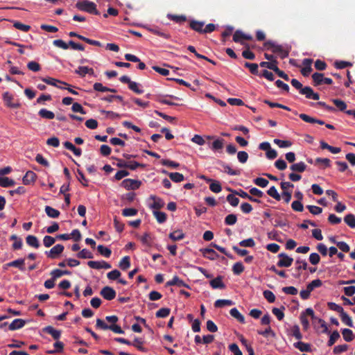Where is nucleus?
<instances>
[{"instance_id":"61","label":"nucleus","mask_w":355,"mask_h":355,"mask_svg":"<svg viewBox=\"0 0 355 355\" xmlns=\"http://www.w3.org/2000/svg\"><path fill=\"white\" fill-rule=\"evenodd\" d=\"M239 245L242 247L252 248L255 245V242L252 238H249L240 241Z\"/></svg>"},{"instance_id":"62","label":"nucleus","mask_w":355,"mask_h":355,"mask_svg":"<svg viewBox=\"0 0 355 355\" xmlns=\"http://www.w3.org/2000/svg\"><path fill=\"white\" fill-rule=\"evenodd\" d=\"M13 26L21 31L28 32L31 29V26L28 25L24 24L19 21H15Z\"/></svg>"},{"instance_id":"12","label":"nucleus","mask_w":355,"mask_h":355,"mask_svg":"<svg viewBox=\"0 0 355 355\" xmlns=\"http://www.w3.org/2000/svg\"><path fill=\"white\" fill-rule=\"evenodd\" d=\"M42 80L48 85H53V86H55V87H56L58 88H60V89H62V87L60 85H58L57 83H60L61 85H66V86H69V85L68 83L61 81V80H59L58 79L53 78H49H49H42Z\"/></svg>"},{"instance_id":"16","label":"nucleus","mask_w":355,"mask_h":355,"mask_svg":"<svg viewBox=\"0 0 355 355\" xmlns=\"http://www.w3.org/2000/svg\"><path fill=\"white\" fill-rule=\"evenodd\" d=\"M44 333L50 334L55 340H58L61 336V331L54 329L51 326H47L43 328Z\"/></svg>"},{"instance_id":"17","label":"nucleus","mask_w":355,"mask_h":355,"mask_svg":"<svg viewBox=\"0 0 355 355\" xmlns=\"http://www.w3.org/2000/svg\"><path fill=\"white\" fill-rule=\"evenodd\" d=\"M26 324V322L23 319L17 318L15 319L8 327L9 330L15 331L22 328Z\"/></svg>"},{"instance_id":"58","label":"nucleus","mask_w":355,"mask_h":355,"mask_svg":"<svg viewBox=\"0 0 355 355\" xmlns=\"http://www.w3.org/2000/svg\"><path fill=\"white\" fill-rule=\"evenodd\" d=\"M237 221L236 215L231 214L227 215L225 218V223L227 225H233Z\"/></svg>"},{"instance_id":"37","label":"nucleus","mask_w":355,"mask_h":355,"mask_svg":"<svg viewBox=\"0 0 355 355\" xmlns=\"http://www.w3.org/2000/svg\"><path fill=\"white\" fill-rule=\"evenodd\" d=\"M234 304V302L230 300H217L214 302V306L216 308H222L225 306H232Z\"/></svg>"},{"instance_id":"44","label":"nucleus","mask_w":355,"mask_h":355,"mask_svg":"<svg viewBox=\"0 0 355 355\" xmlns=\"http://www.w3.org/2000/svg\"><path fill=\"white\" fill-rule=\"evenodd\" d=\"M53 346L55 347V349L53 350H50L48 352L49 354H55V353H60L63 351V349H64V344L61 341H56L54 344H53Z\"/></svg>"},{"instance_id":"56","label":"nucleus","mask_w":355,"mask_h":355,"mask_svg":"<svg viewBox=\"0 0 355 355\" xmlns=\"http://www.w3.org/2000/svg\"><path fill=\"white\" fill-rule=\"evenodd\" d=\"M339 338V332L337 330L334 331L330 335L329 340H328V346H332Z\"/></svg>"},{"instance_id":"25","label":"nucleus","mask_w":355,"mask_h":355,"mask_svg":"<svg viewBox=\"0 0 355 355\" xmlns=\"http://www.w3.org/2000/svg\"><path fill=\"white\" fill-rule=\"evenodd\" d=\"M26 243L33 248H38L40 247V243L37 238L33 235H28L26 238Z\"/></svg>"},{"instance_id":"14","label":"nucleus","mask_w":355,"mask_h":355,"mask_svg":"<svg viewBox=\"0 0 355 355\" xmlns=\"http://www.w3.org/2000/svg\"><path fill=\"white\" fill-rule=\"evenodd\" d=\"M75 73L79 75L80 77H85L86 74H89L92 76L94 75V71L92 68H89L88 67L80 66L75 70Z\"/></svg>"},{"instance_id":"27","label":"nucleus","mask_w":355,"mask_h":355,"mask_svg":"<svg viewBox=\"0 0 355 355\" xmlns=\"http://www.w3.org/2000/svg\"><path fill=\"white\" fill-rule=\"evenodd\" d=\"M311 77L314 86H319L323 84L324 73L315 72L312 74Z\"/></svg>"},{"instance_id":"55","label":"nucleus","mask_w":355,"mask_h":355,"mask_svg":"<svg viewBox=\"0 0 355 355\" xmlns=\"http://www.w3.org/2000/svg\"><path fill=\"white\" fill-rule=\"evenodd\" d=\"M27 68L29 70L34 71V72H37V71H40V69H41L40 64L35 61H31V62H28Z\"/></svg>"},{"instance_id":"48","label":"nucleus","mask_w":355,"mask_h":355,"mask_svg":"<svg viewBox=\"0 0 355 355\" xmlns=\"http://www.w3.org/2000/svg\"><path fill=\"white\" fill-rule=\"evenodd\" d=\"M244 66L249 69L250 71L251 72V73L254 74V75H257L258 73H259V69H258V64H256V63H250V62H245V64H244Z\"/></svg>"},{"instance_id":"1","label":"nucleus","mask_w":355,"mask_h":355,"mask_svg":"<svg viewBox=\"0 0 355 355\" xmlns=\"http://www.w3.org/2000/svg\"><path fill=\"white\" fill-rule=\"evenodd\" d=\"M291 85L299 90L301 94L305 95L306 98L318 100L320 95L313 92V89L310 87H302V84L297 79H292L291 81Z\"/></svg>"},{"instance_id":"9","label":"nucleus","mask_w":355,"mask_h":355,"mask_svg":"<svg viewBox=\"0 0 355 355\" xmlns=\"http://www.w3.org/2000/svg\"><path fill=\"white\" fill-rule=\"evenodd\" d=\"M3 99L7 107L11 108H19L20 107L19 103H12L13 96L8 92H6L2 95Z\"/></svg>"},{"instance_id":"30","label":"nucleus","mask_w":355,"mask_h":355,"mask_svg":"<svg viewBox=\"0 0 355 355\" xmlns=\"http://www.w3.org/2000/svg\"><path fill=\"white\" fill-rule=\"evenodd\" d=\"M230 313L241 323L244 324L245 322L244 316L240 313L236 308L232 309L230 311Z\"/></svg>"},{"instance_id":"43","label":"nucleus","mask_w":355,"mask_h":355,"mask_svg":"<svg viewBox=\"0 0 355 355\" xmlns=\"http://www.w3.org/2000/svg\"><path fill=\"white\" fill-rule=\"evenodd\" d=\"M24 259H19L10 262V264L12 265V267H15L19 268L21 271L25 270L24 266Z\"/></svg>"},{"instance_id":"29","label":"nucleus","mask_w":355,"mask_h":355,"mask_svg":"<svg viewBox=\"0 0 355 355\" xmlns=\"http://www.w3.org/2000/svg\"><path fill=\"white\" fill-rule=\"evenodd\" d=\"M45 212L46 215L51 218H57L59 217L60 212L50 206L45 207Z\"/></svg>"},{"instance_id":"63","label":"nucleus","mask_w":355,"mask_h":355,"mask_svg":"<svg viewBox=\"0 0 355 355\" xmlns=\"http://www.w3.org/2000/svg\"><path fill=\"white\" fill-rule=\"evenodd\" d=\"M263 295L268 302L272 303L275 301V295L272 291L266 290L263 291Z\"/></svg>"},{"instance_id":"35","label":"nucleus","mask_w":355,"mask_h":355,"mask_svg":"<svg viewBox=\"0 0 355 355\" xmlns=\"http://www.w3.org/2000/svg\"><path fill=\"white\" fill-rule=\"evenodd\" d=\"M97 250L102 256L106 258H109L112 254V251L110 248L102 245H98Z\"/></svg>"},{"instance_id":"36","label":"nucleus","mask_w":355,"mask_h":355,"mask_svg":"<svg viewBox=\"0 0 355 355\" xmlns=\"http://www.w3.org/2000/svg\"><path fill=\"white\" fill-rule=\"evenodd\" d=\"M342 334L344 340L347 342H350L354 338L353 331L349 329H342Z\"/></svg>"},{"instance_id":"23","label":"nucleus","mask_w":355,"mask_h":355,"mask_svg":"<svg viewBox=\"0 0 355 355\" xmlns=\"http://www.w3.org/2000/svg\"><path fill=\"white\" fill-rule=\"evenodd\" d=\"M168 237L173 241H180L185 237V234L183 233L182 230H178L171 232L168 235Z\"/></svg>"},{"instance_id":"41","label":"nucleus","mask_w":355,"mask_h":355,"mask_svg":"<svg viewBox=\"0 0 355 355\" xmlns=\"http://www.w3.org/2000/svg\"><path fill=\"white\" fill-rule=\"evenodd\" d=\"M245 267L241 262H236L233 265L232 271L234 275H239L244 271Z\"/></svg>"},{"instance_id":"46","label":"nucleus","mask_w":355,"mask_h":355,"mask_svg":"<svg viewBox=\"0 0 355 355\" xmlns=\"http://www.w3.org/2000/svg\"><path fill=\"white\" fill-rule=\"evenodd\" d=\"M144 343V341L142 338H136L131 345L135 347L139 351L146 352V349L143 347Z\"/></svg>"},{"instance_id":"4","label":"nucleus","mask_w":355,"mask_h":355,"mask_svg":"<svg viewBox=\"0 0 355 355\" xmlns=\"http://www.w3.org/2000/svg\"><path fill=\"white\" fill-rule=\"evenodd\" d=\"M76 7L81 11L96 15H100V12L96 9V5L92 1L87 0L78 1L76 4Z\"/></svg>"},{"instance_id":"40","label":"nucleus","mask_w":355,"mask_h":355,"mask_svg":"<svg viewBox=\"0 0 355 355\" xmlns=\"http://www.w3.org/2000/svg\"><path fill=\"white\" fill-rule=\"evenodd\" d=\"M277 60H272V61H270V62H266V61H263V62H261L259 65L260 67H266V68H268L269 69H271L272 71H275V69H276V67H277Z\"/></svg>"},{"instance_id":"3","label":"nucleus","mask_w":355,"mask_h":355,"mask_svg":"<svg viewBox=\"0 0 355 355\" xmlns=\"http://www.w3.org/2000/svg\"><path fill=\"white\" fill-rule=\"evenodd\" d=\"M302 314H304L306 316L309 315L310 316L313 320V325L314 328H318L316 323L320 324L321 327L322 328V331H321L322 334H329V331L327 327V324L326 322L321 318H317L315 315L314 311L311 308H307L305 310L304 313H302Z\"/></svg>"},{"instance_id":"6","label":"nucleus","mask_w":355,"mask_h":355,"mask_svg":"<svg viewBox=\"0 0 355 355\" xmlns=\"http://www.w3.org/2000/svg\"><path fill=\"white\" fill-rule=\"evenodd\" d=\"M141 181L132 179H125L121 182V187L127 190H136L140 187Z\"/></svg>"},{"instance_id":"24","label":"nucleus","mask_w":355,"mask_h":355,"mask_svg":"<svg viewBox=\"0 0 355 355\" xmlns=\"http://www.w3.org/2000/svg\"><path fill=\"white\" fill-rule=\"evenodd\" d=\"M290 169L294 172L302 173L306 169V165L304 162H300L291 165Z\"/></svg>"},{"instance_id":"51","label":"nucleus","mask_w":355,"mask_h":355,"mask_svg":"<svg viewBox=\"0 0 355 355\" xmlns=\"http://www.w3.org/2000/svg\"><path fill=\"white\" fill-rule=\"evenodd\" d=\"M244 33L239 30H237L234 32L233 35V41L234 42L241 43V44H244V43L241 41L243 40Z\"/></svg>"},{"instance_id":"11","label":"nucleus","mask_w":355,"mask_h":355,"mask_svg":"<svg viewBox=\"0 0 355 355\" xmlns=\"http://www.w3.org/2000/svg\"><path fill=\"white\" fill-rule=\"evenodd\" d=\"M312 62H313V60L310 59V58H305L303 60L302 64L304 65V67L301 70V73L304 76H305V77L308 76L312 71V70H313L312 67H311Z\"/></svg>"},{"instance_id":"38","label":"nucleus","mask_w":355,"mask_h":355,"mask_svg":"<svg viewBox=\"0 0 355 355\" xmlns=\"http://www.w3.org/2000/svg\"><path fill=\"white\" fill-rule=\"evenodd\" d=\"M342 322L346 325L353 327V322L349 315L344 311L340 314Z\"/></svg>"},{"instance_id":"52","label":"nucleus","mask_w":355,"mask_h":355,"mask_svg":"<svg viewBox=\"0 0 355 355\" xmlns=\"http://www.w3.org/2000/svg\"><path fill=\"white\" fill-rule=\"evenodd\" d=\"M273 142L277 144L279 148H288L292 145V143L288 140H281L279 139H275Z\"/></svg>"},{"instance_id":"50","label":"nucleus","mask_w":355,"mask_h":355,"mask_svg":"<svg viewBox=\"0 0 355 355\" xmlns=\"http://www.w3.org/2000/svg\"><path fill=\"white\" fill-rule=\"evenodd\" d=\"M267 193L271 196L272 198H275L276 200H281V196L277 192V189L275 186L271 187L268 191Z\"/></svg>"},{"instance_id":"7","label":"nucleus","mask_w":355,"mask_h":355,"mask_svg":"<svg viewBox=\"0 0 355 355\" xmlns=\"http://www.w3.org/2000/svg\"><path fill=\"white\" fill-rule=\"evenodd\" d=\"M278 257L279 258V260L278 261L277 265L279 267L288 268L293 263V259L288 256L286 253L282 252L279 254Z\"/></svg>"},{"instance_id":"22","label":"nucleus","mask_w":355,"mask_h":355,"mask_svg":"<svg viewBox=\"0 0 355 355\" xmlns=\"http://www.w3.org/2000/svg\"><path fill=\"white\" fill-rule=\"evenodd\" d=\"M300 118L303 120L304 121L306 122V123H318V124H320V125H324V121H322V120H320V119H315V118H313L306 114H300L299 115Z\"/></svg>"},{"instance_id":"26","label":"nucleus","mask_w":355,"mask_h":355,"mask_svg":"<svg viewBox=\"0 0 355 355\" xmlns=\"http://www.w3.org/2000/svg\"><path fill=\"white\" fill-rule=\"evenodd\" d=\"M167 18L175 21V23H178V24H182L187 20V18L186 15H178L168 14Z\"/></svg>"},{"instance_id":"28","label":"nucleus","mask_w":355,"mask_h":355,"mask_svg":"<svg viewBox=\"0 0 355 355\" xmlns=\"http://www.w3.org/2000/svg\"><path fill=\"white\" fill-rule=\"evenodd\" d=\"M119 267L123 271L127 270L130 267V258L128 256L123 257L119 261Z\"/></svg>"},{"instance_id":"10","label":"nucleus","mask_w":355,"mask_h":355,"mask_svg":"<svg viewBox=\"0 0 355 355\" xmlns=\"http://www.w3.org/2000/svg\"><path fill=\"white\" fill-rule=\"evenodd\" d=\"M177 286L178 287H185L190 288L189 284H186L182 279L178 276H174L171 280L166 283V286Z\"/></svg>"},{"instance_id":"15","label":"nucleus","mask_w":355,"mask_h":355,"mask_svg":"<svg viewBox=\"0 0 355 355\" xmlns=\"http://www.w3.org/2000/svg\"><path fill=\"white\" fill-rule=\"evenodd\" d=\"M37 175L33 171H28L23 177L22 182L25 185H29L35 181Z\"/></svg>"},{"instance_id":"2","label":"nucleus","mask_w":355,"mask_h":355,"mask_svg":"<svg viewBox=\"0 0 355 355\" xmlns=\"http://www.w3.org/2000/svg\"><path fill=\"white\" fill-rule=\"evenodd\" d=\"M264 46L267 49H271L272 53H277L282 59L288 56L290 48L282 45L276 44L274 42L268 40L264 43Z\"/></svg>"},{"instance_id":"34","label":"nucleus","mask_w":355,"mask_h":355,"mask_svg":"<svg viewBox=\"0 0 355 355\" xmlns=\"http://www.w3.org/2000/svg\"><path fill=\"white\" fill-rule=\"evenodd\" d=\"M15 182L8 177H0V187H10L14 186Z\"/></svg>"},{"instance_id":"19","label":"nucleus","mask_w":355,"mask_h":355,"mask_svg":"<svg viewBox=\"0 0 355 355\" xmlns=\"http://www.w3.org/2000/svg\"><path fill=\"white\" fill-rule=\"evenodd\" d=\"M203 256L210 260L216 259L219 255L211 248H205L200 250Z\"/></svg>"},{"instance_id":"8","label":"nucleus","mask_w":355,"mask_h":355,"mask_svg":"<svg viewBox=\"0 0 355 355\" xmlns=\"http://www.w3.org/2000/svg\"><path fill=\"white\" fill-rule=\"evenodd\" d=\"M100 294L102 295V297L104 299H105L107 300H112L114 299L116 297V295L114 289L112 288V287H110L107 286L103 287L101 289Z\"/></svg>"},{"instance_id":"42","label":"nucleus","mask_w":355,"mask_h":355,"mask_svg":"<svg viewBox=\"0 0 355 355\" xmlns=\"http://www.w3.org/2000/svg\"><path fill=\"white\" fill-rule=\"evenodd\" d=\"M170 313L171 309L169 308H162L156 312L155 315L159 318H164L168 317Z\"/></svg>"},{"instance_id":"45","label":"nucleus","mask_w":355,"mask_h":355,"mask_svg":"<svg viewBox=\"0 0 355 355\" xmlns=\"http://www.w3.org/2000/svg\"><path fill=\"white\" fill-rule=\"evenodd\" d=\"M153 215L159 223H163L166 220V214L164 212L154 211Z\"/></svg>"},{"instance_id":"60","label":"nucleus","mask_w":355,"mask_h":355,"mask_svg":"<svg viewBox=\"0 0 355 355\" xmlns=\"http://www.w3.org/2000/svg\"><path fill=\"white\" fill-rule=\"evenodd\" d=\"M332 102L340 111H345L347 108V104L340 99H333Z\"/></svg>"},{"instance_id":"53","label":"nucleus","mask_w":355,"mask_h":355,"mask_svg":"<svg viewBox=\"0 0 355 355\" xmlns=\"http://www.w3.org/2000/svg\"><path fill=\"white\" fill-rule=\"evenodd\" d=\"M138 210L135 208H125L122 210V215L125 217L133 216L137 215Z\"/></svg>"},{"instance_id":"54","label":"nucleus","mask_w":355,"mask_h":355,"mask_svg":"<svg viewBox=\"0 0 355 355\" xmlns=\"http://www.w3.org/2000/svg\"><path fill=\"white\" fill-rule=\"evenodd\" d=\"M121 275V272L119 270L115 269V270H113L109 272L107 274V277L110 280H116V279H119Z\"/></svg>"},{"instance_id":"64","label":"nucleus","mask_w":355,"mask_h":355,"mask_svg":"<svg viewBox=\"0 0 355 355\" xmlns=\"http://www.w3.org/2000/svg\"><path fill=\"white\" fill-rule=\"evenodd\" d=\"M55 242V239L51 236H45L43 239V243L46 248H49Z\"/></svg>"},{"instance_id":"57","label":"nucleus","mask_w":355,"mask_h":355,"mask_svg":"<svg viewBox=\"0 0 355 355\" xmlns=\"http://www.w3.org/2000/svg\"><path fill=\"white\" fill-rule=\"evenodd\" d=\"M236 195L233 194H229L227 196V202L232 206V207H236L239 203V199L236 197Z\"/></svg>"},{"instance_id":"59","label":"nucleus","mask_w":355,"mask_h":355,"mask_svg":"<svg viewBox=\"0 0 355 355\" xmlns=\"http://www.w3.org/2000/svg\"><path fill=\"white\" fill-rule=\"evenodd\" d=\"M209 189L214 193H219L222 190V187L218 181H214L209 185Z\"/></svg>"},{"instance_id":"33","label":"nucleus","mask_w":355,"mask_h":355,"mask_svg":"<svg viewBox=\"0 0 355 355\" xmlns=\"http://www.w3.org/2000/svg\"><path fill=\"white\" fill-rule=\"evenodd\" d=\"M220 165L224 168V172L227 173L230 175H239L241 174L240 170H234L230 168V166L225 163L220 162Z\"/></svg>"},{"instance_id":"47","label":"nucleus","mask_w":355,"mask_h":355,"mask_svg":"<svg viewBox=\"0 0 355 355\" xmlns=\"http://www.w3.org/2000/svg\"><path fill=\"white\" fill-rule=\"evenodd\" d=\"M344 221L351 228L355 227V216L354 214H349L346 215L344 218Z\"/></svg>"},{"instance_id":"13","label":"nucleus","mask_w":355,"mask_h":355,"mask_svg":"<svg viewBox=\"0 0 355 355\" xmlns=\"http://www.w3.org/2000/svg\"><path fill=\"white\" fill-rule=\"evenodd\" d=\"M204 25H205V23L203 21H197L195 19H191L189 21V27L192 30H193L199 33H203Z\"/></svg>"},{"instance_id":"20","label":"nucleus","mask_w":355,"mask_h":355,"mask_svg":"<svg viewBox=\"0 0 355 355\" xmlns=\"http://www.w3.org/2000/svg\"><path fill=\"white\" fill-rule=\"evenodd\" d=\"M209 284H210V286L214 289H216V288L223 289V288H225V285L223 282V277L221 276H218L217 277L213 279L212 280L210 281Z\"/></svg>"},{"instance_id":"21","label":"nucleus","mask_w":355,"mask_h":355,"mask_svg":"<svg viewBox=\"0 0 355 355\" xmlns=\"http://www.w3.org/2000/svg\"><path fill=\"white\" fill-rule=\"evenodd\" d=\"M293 346L302 352H311V345L302 341H298L293 344Z\"/></svg>"},{"instance_id":"31","label":"nucleus","mask_w":355,"mask_h":355,"mask_svg":"<svg viewBox=\"0 0 355 355\" xmlns=\"http://www.w3.org/2000/svg\"><path fill=\"white\" fill-rule=\"evenodd\" d=\"M225 140L223 139H217L211 143V148L214 151H218L224 147Z\"/></svg>"},{"instance_id":"32","label":"nucleus","mask_w":355,"mask_h":355,"mask_svg":"<svg viewBox=\"0 0 355 355\" xmlns=\"http://www.w3.org/2000/svg\"><path fill=\"white\" fill-rule=\"evenodd\" d=\"M38 114L40 117L43 119H53L55 118V114L53 112L49 111L44 108L41 109L39 111Z\"/></svg>"},{"instance_id":"49","label":"nucleus","mask_w":355,"mask_h":355,"mask_svg":"<svg viewBox=\"0 0 355 355\" xmlns=\"http://www.w3.org/2000/svg\"><path fill=\"white\" fill-rule=\"evenodd\" d=\"M77 257L79 259H92L93 254L87 249H83L77 254Z\"/></svg>"},{"instance_id":"18","label":"nucleus","mask_w":355,"mask_h":355,"mask_svg":"<svg viewBox=\"0 0 355 355\" xmlns=\"http://www.w3.org/2000/svg\"><path fill=\"white\" fill-rule=\"evenodd\" d=\"M150 199L153 200V204L150 205V208L158 210L162 208L164 205V201L159 197L151 195Z\"/></svg>"},{"instance_id":"39","label":"nucleus","mask_w":355,"mask_h":355,"mask_svg":"<svg viewBox=\"0 0 355 355\" xmlns=\"http://www.w3.org/2000/svg\"><path fill=\"white\" fill-rule=\"evenodd\" d=\"M168 175L175 182H180L184 179V175L178 172L168 173Z\"/></svg>"},{"instance_id":"5","label":"nucleus","mask_w":355,"mask_h":355,"mask_svg":"<svg viewBox=\"0 0 355 355\" xmlns=\"http://www.w3.org/2000/svg\"><path fill=\"white\" fill-rule=\"evenodd\" d=\"M64 247L62 244H57L53 246L49 251H46L45 254L47 257L55 259L59 257L64 251Z\"/></svg>"}]
</instances>
